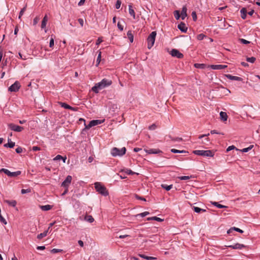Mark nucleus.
<instances>
[{"mask_svg": "<svg viewBox=\"0 0 260 260\" xmlns=\"http://www.w3.org/2000/svg\"><path fill=\"white\" fill-rule=\"evenodd\" d=\"M94 187L96 191L104 196H107L109 192L106 187L101 182L94 183Z\"/></svg>", "mask_w": 260, "mask_h": 260, "instance_id": "nucleus-2", "label": "nucleus"}, {"mask_svg": "<svg viewBox=\"0 0 260 260\" xmlns=\"http://www.w3.org/2000/svg\"><path fill=\"white\" fill-rule=\"evenodd\" d=\"M194 211L196 213H201V212H206V209H202V208H200L199 207H194L193 206L192 207Z\"/></svg>", "mask_w": 260, "mask_h": 260, "instance_id": "nucleus-24", "label": "nucleus"}, {"mask_svg": "<svg viewBox=\"0 0 260 260\" xmlns=\"http://www.w3.org/2000/svg\"><path fill=\"white\" fill-rule=\"evenodd\" d=\"M191 16L192 17V19L193 20V21H196L197 19V15H196V13L195 11H193L191 13Z\"/></svg>", "mask_w": 260, "mask_h": 260, "instance_id": "nucleus-53", "label": "nucleus"}, {"mask_svg": "<svg viewBox=\"0 0 260 260\" xmlns=\"http://www.w3.org/2000/svg\"><path fill=\"white\" fill-rule=\"evenodd\" d=\"M78 22H79L80 24L81 25V26L82 27L83 26V24H84V20L82 18H79L78 19Z\"/></svg>", "mask_w": 260, "mask_h": 260, "instance_id": "nucleus-59", "label": "nucleus"}, {"mask_svg": "<svg viewBox=\"0 0 260 260\" xmlns=\"http://www.w3.org/2000/svg\"><path fill=\"white\" fill-rule=\"evenodd\" d=\"M213 70H221L227 68V66L223 64H212L208 66Z\"/></svg>", "mask_w": 260, "mask_h": 260, "instance_id": "nucleus-9", "label": "nucleus"}, {"mask_svg": "<svg viewBox=\"0 0 260 260\" xmlns=\"http://www.w3.org/2000/svg\"><path fill=\"white\" fill-rule=\"evenodd\" d=\"M253 147V145H250L247 148H243L241 151L243 152H247Z\"/></svg>", "mask_w": 260, "mask_h": 260, "instance_id": "nucleus-42", "label": "nucleus"}, {"mask_svg": "<svg viewBox=\"0 0 260 260\" xmlns=\"http://www.w3.org/2000/svg\"><path fill=\"white\" fill-rule=\"evenodd\" d=\"M147 220H156V221H159V222H161V221H162L164 220V219H161L160 218L157 217L156 216L148 217V218H147Z\"/></svg>", "mask_w": 260, "mask_h": 260, "instance_id": "nucleus-32", "label": "nucleus"}, {"mask_svg": "<svg viewBox=\"0 0 260 260\" xmlns=\"http://www.w3.org/2000/svg\"><path fill=\"white\" fill-rule=\"evenodd\" d=\"M47 21H48V17H47V15H46L44 16V17L43 18V19L42 21V23H41V28H44L46 27Z\"/></svg>", "mask_w": 260, "mask_h": 260, "instance_id": "nucleus-23", "label": "nucleus"}, {"mask_svg": "<svg viewBox=\"0 0 260 260\" xmlns=\"http://www.w3.org/2000/svg\"><path fill=\"white\" fill-rule=\"evenodd\" d=\"M128 12L131 16H132L134 19H136L135 12L131 4L128 5Z\"/></svg>", "mask_w": 260, "mask_h": 260, "instance_id": "nucleus-17", "label": "nucleus"}, {"mask_svg": "<svg viewBox=\"0 0 260 260\" xmlns=\"http://www.w3.org/2000/svg\"><path fill=\"white\" fill-rule=\"evenodd\" d=\"M61 251H62V249H56V248H53L51 250V252L52 253H56L60 252Z\"/></svg>", "mask_w": 260, "mask_h": 260, "instance_id": "nucleus-46", "label": "nucleus"}, {"mask_svg": "<svg viewBox=\"0 0 260 260\" xmlns=\"http://www.w3.org/2000/svg\"><path fill=\"white\" fill-rule=\"evenodd\" d=\"M220 119L223 121H225L227 120L228 119V115L226 112H220Z\"/></svg>", "mask_w": 260, "mask_h": 260, "instance_id": "nucleus-18", "label": "nucleus"}, {"mask_svg": "<svg viewBox=\"0 0 260 260\" xmlns=\"http://www.w3.org/2000/svg\"><path fill=\"white\" fill-rule=\"evenodd\" d=\"M139 256L143 258H144L145 259H147V260H153V259H156V257H153V256H146L144 254H139Z\"/></svg>", "mask_w": 260, "mask_h": 260, "instance_id": "nucleus-22", "label": "nucleus"}, {"mask_svg": "<svg viewBox=\"0 0 260 260\" xmlns=\"http://www.w3.org/2000/svg\"><path fill=\"white\" fill-rule=\"evenodd\" d=\"M8 126L12 131L17 132H20L24 129L23 127L15 125L13 123H10Z\"/></svg>", "mask_w": 260, "mask_h": 260, "instance_id": "nucleus-7", "label": "nucleus"}, {"mask_svg": "<svg viewBox=\"0 0 260 260\" xmlns=\"http://www.w3.org/2000/svg\"><path fill=\"white\" fill-rule=\"evenodd\" d=\"M125 152L126 149L125 147H123L121 149H118L116 147H114L112 149L111 153V155L114 157L117 156H121L125 153Z\"/></svg>", "mask_w": 260, "mask_h": 260, "instance_id": "nucleus-3", "label": "nucleus"}, {"mask_svg": "<svg viewBox=\"0 0 260 260\" xmlns=\"http://www.w3.org/2000/svg\"><path fill=\"white\" fill-rule=\"evenodd\" d=\"M121 4V1L120 0H117L115 4L116 9H118L120 7Z\"/></svg>", "mask_w": 260, "mask_h": 260, "instance_id": "nucleus-50", "label": "nucleus"}, {"mask_svg": "<svg viewBox=\"0 0 260 260\" xmlns=\"http://www.w3.org/2000/svg\"><path fill=\"white\" fill-rule=\"evenodd\" d=\"M48 230L44 231L43 233H41L40 234H39L38 236H37V238L39 240L42 239L43 238L46 237L47 235V234H48Z\"/></svg>", "mask_w": 260, "mask_h": 260, "instance_id": "nucleus-26", "label": "nucleus"}, {"mask_svg": "<svg viewBox=\"0 0 260 260\" xmlns=\"http://www.w3.org/2000/svg\"><path fill=\"white\" fill-rule=\"evenodd\" d=\"M54 38L51 37V38L50 40V42H49V47L52 48L54 46Z\"/></svg>", "mask_w": 260, "mask_h": 260, "instance_id": "nucleus-49", "label": "nucleus"}, {"mask_svg": "<svg viewBox=\"0 0 260 260\" xmlns=\"http://www.w3.org/2000/svg\"><path fill=\"white\" fill-rule=\"evenodd\" d=\"M85 2V0H80V1L78 3V6H81L83 5Z\"/></svg>", "mask_w": 260, "mask_h": 260, "instance_id": "nucleus-63", "label": "nucleus"}, {"mask_svg": "<svg viewBox=\"0 0 260 260\" xmlns=\"http://www.w3.org/2000/svg\"><path fill=\"white\" fill-rule=\"evenodd\" d=\"M156 127V126L155 124H152V125H150V126H149V128H149V129H150V130H154V129H155Z\"/></svg>", "mask_w": 260, "mask_h": 260, "instance_id": "nucleus-57", "label": "nucleus"}, {"mask_svg": "<svg viewBox=\"0 0 260 260\" xmlns=\"http://www.w3.org/2000/svg\"><path fill=\"white\" fill-rule=\"evenodd\" d=\"M240 13H241V17L243 19H245L246 18L247 15V10L245 8H243L240 10Z\"/></svg>", "mask_w": 260, "mask_h": 260, "instance_id": "nucleus-19", "label": "nucleus"}, {"mask_svg": "<svg viewBox=\"0 0 260 260\" xmlns=\"http://www.w3.org/2000/svg\"><path fill=\"white\" fill-rule=\"evenodd\" d=\"M84 219L86 221L90 223H92L94 221V218L91 215H86L84 217Z\"/></svg>", "mask_w": 260, "mask_h": 260, "instance_id": "nucleus-30", "label": "nucleus"}, {"mask_svg": "<svg viewBox=\"0 0 260 260\" xmlns=\"http://www.w3.org/2000/svg\"><path fill=\"white\" fill-rule=\"evenodd\" d=\"M235 148V147L233 145L232 146H230L229 147H228V148L226 149V151L227 152H229L233 149H234Z\"/></svg>", "mask_w": 260, "mask_h": 260, "instance_id": "nucleus-58", "label": "nucleus"}, {"mask_svg": "<svg viewBox=\"0 0 260 260\" xmlns=\"http://www.w3.org/2000/svg\"><path fill=\"white\" fill-rule=\"evenodd\" d=\"M127 38L129 40L130 42L131 43L133 42L134 36H133V35L131 30L128 31V32H127Z\"/></svg>", "mask_w": 260, "mask_h": 260, "instance_id": "nucleus-28", "label": "nucleus"}, {"mask_svg": "<svg viewBox=\"0 0 260 260\" xmlns=\"http://www.w3.org/2000/svg\"><path fill=\"white\" fill-rule=\"evenodd\" d=\"M211 203L213 205H214V206H216V207H217L218 208H227V206L222 205L219 204L218 202H211Z\"/></svg>", "mask_w": 260, "mask_h": 260, "instance_id": "nucleus-25", "label": "nucleus"}, {"mask_svg": "<svg viewBox=\"0 0 260 260\" xmlns=\"http://www.w3.org/2000/svg\"><path fill=\"white\" fill-rule=\"evenodd\" d=\"M144 151L148 154H158L162 151L158 149H145Z\"/></svg>", "mask_w": 260, "mask_h": 260, "instance_id": "nucleus-13", "label": "nucleus"}, {"mask_svg": "<svg viewBox=\"0 0 260 260\" xmlns=\"http://www.w3.org/2000/svg\"><path fill=\"white\" fill-rule=\"evenodd\" d=\"M233 231H235L239 232L240 233H243V231H242V230H241L238 228H236V227L231 228L230 229H229L227 233L228 234H230V233H232Z\"/></svg>", "mask_w": 260, "mask_h": 260, "instance_id": "nucleus-21", "label": "nucleus"}, {"mask_svg": "<svg viewBox=\"0 0 260 260\" xmlns=\"http://www.w3.org/2000/svg\"><path fill=\"white\" fill-rule=\"evenodd\" d=\"M191 176H182L178 177V178L181 180H186L189 179Z\"/></svg>", "mask_w": 260, "mask_h": 260, "instance_id": "nucleus-41", "label": "nucleus"}, {"mask_svg": "<svg viewBox=\"0 0 260 260\" xmlns=\"http://www.w3.org/2000/svg\"><path fill=\"white\" fill-rule=\"evenodd\" d=\"M20 87V84L18 81H16L14 84L11 85L9 88V91L11 92H16L18 91Z\"/></svg>", "mask_w": 260, "mask_h": 260, "instance_id": "nucleus-6", "label": "nucleus"}, {"mask_svg": "<svg viewBox=\"0 0 260 260\" xmlns=\"http://www.w3.org/2000/svg\"><path fill=\"white\" fill-rule=\"evenodd\" d=\"M193 153L196 155L207 157H212L214 155V153L211 150H194Z\"/></svg>", "mask_w": 260, "mask_h": 260, "instance_id": "nucleus-4", "label": "nucleus"}, {"mask_svg": "<svg viewBox=\"0 0 260 260\" xmlns=\"http://www.w3.org/2000/svg\"><path fill=\"white\" fill-rule=\"evenodd\" d=\"M156 36V31H152L148 36L147 38V42H148V48L149 49H151L152 47L153 46L155 37Z\"/></svg>", "mask_w": 260, "mask_h": 260, "instance_id": "nucleus-5", "label": "nucleus"}, {"mask_svg": "<svg viewBox=\"0 0 260 260\" xmlns=\"http://www.w3.org/2000/svg\"><path fill=\"white\" fill-rule=\"evenodd\" d=\"M101 54H102V52L101 51H99V54H98V58H97V59H96V66L99 65V64L100 63V62L101 61Z\"/></svg>", "mask_w": 260, "mask_h": 260, "instance_id": "nucleus-40", "label": "nucleus"}, {"mask_svg": "<svg viewBox=\"0 0 260 260\" xmlns=\"http://www.w3.org/2000/svg\"><path fill=\"white\" fill-rule=\"evenodd\" d=\"M194 67L198 69H204L206 67V65L204 63H195Z\"/></svg>", "mask_w": 260, "mask_h": 260, "instance_id": "nucleus-33", "label": "nucleus"}, {"mask_svg": "<svg viewBox=\"0 0 260 260\" xmlns=\"http://www.w3.org/2000/svg\"><path fill=\"white\" fill-rule=\"evenodd\" d=\"M38 250H44L45 249V247L44 246H39L37 247Z\"/></svg>", "mask_w": 260, "mask_h": 260, "instance_id": "nucleus-64", "label": "nucleus"}, {"mask_svg": "<svg viewBox=\"0 0 260 260\" xmlns=\"http://www.w3.org/2000/svg\"><path fill=\"white\" fill-rule=\"evenodd\" d=\"M16 152L17 153H20L22 152V148L20 147H18L16 149Z\"/></svg>", "mask_w": 260, "mask_h": 260, "instance_id": "nucleus-56", "label": "nucleus"}, {"mask_svg": "<svg viewBox=\"0 0 260 260\" xmlns=\"http://www.w3.org/2000/svg\"><path fill=\"white\" fill-rule=\"evenodd\" d=\"M102 122L103 121L101 120H93L90 121L89 124L87 125H86L85 127L87 129H89L93 126L101 124Z\"/></svg>", "mask_w": 260, "mask_h": 260, "instance_id": "nucleus-8", "label": "nucleus"}, {"mask_svg": "<svg viewBox=\"0 0 260 260\" xmlns=\"http://www.w3.org/2000/svg\"><path fill=\"white\" fill-rule=\"evenodd\" d=\"M8 143L7 144H5L4 145V147H9V148H13L15 146V143L11 141L9 139Z\"/></svg>", "mask_w": 260, "mask_h": 260, "instance_id": "nucleus-29", "label": "nucleus"}, {"mask_svg": "<svg viewBox=\"0 0 260 260\" xmlns=\"http://www.w3.org/2000/svg\"><path fill=\"white\" fill-rule=\"evenodd\" d=\"M59 105L61 106V107L64 108L65 109H69V108H70V106L65 103L60 102Z\"/></svg>", "mask_w": 260, "mask_h": 260, "instance_id": "nucleus-38", "label": "nucleus"}, {"mask_svg": "<svg viewBox=\"0 0 260 260\" xmlns=\"http://www.w3.org/2000/svg\"><path fill=\"white\" fill-rule=\"evenodd\" d=\"M174 16L177 20H178L181 17V15L180 14L179 11L178 10H176L174 12Z\"/></svg>", "mask_w": 260, "mask_h": 260, "instance_id": "nucleus-37", "label": "nucleus"}, {"mask_svg": "<svg viewBox=\"0 0 260 260\" xmlns=\"http://www.w3.org/2000/svg\"><path fill=\"white\" fill-rule=\"evenodd\" d=\"M30 191H31V189L30 188H28L26 189H22L21 190V192L22 194H25L26 193H28V192H30Z\"/></svg>", "mask_w": 260, "mask_h": 260, "instance_id": "nucleus-47", "label": "nucleus"}, {"mask_svg": "<svg viewBox=\"0 0 260 260\" xmlns=\"http://www.w3.org/2000/svg\"><path fill=\"white\" fill-rule=\"evenodd\" d=\"M170 54L173 57H176L178 58H181L183 57V55L179 52V51L175 49H173L171 50Z\"/></svg>", "mask_w": 260, "mask_h": 260, "instance_id": "nucleus-10", "label": "nucleus"}, {"mask_svg": "<svg viewBox=\"0 0 260 260\" xmlns=\"http://www.w3.org/2000/svg\"><path fill=\"white\" fill-rule=\"evenodd\" d=\"M52 206L49 205L40 206V208L43 211H48L51 209Z\"/></svg>", "mask_w": 260, "mask_h": 260, "instance_id": "nucleus-31", "label": "nucleus"}, {"mask_svg": "<svg viewBox=\"0 0 260 260\" xmlns=\"http://www.w3.org/2000/svg\"><path fill=\"white\" fill-rule=\"evenodd\" d=\"M63 158V157L60 155H56L54 158H53V160H60L61 159Z\"/></svg>", "mask_w": 260, "mask_h": 260, "instance_id": "nucleus-55", "label": "nucleus"}, {"mask_svg": "<svg viewBox=\"0 0 260 260\" xmlns=\"http://www.w3.org/2000/svg\"><path fill=\"white\" fill-rule=\"evenodd\" d=\"M72 179V178L71 176H68L66 179L62 182L61 186L66 188H68L71 182Z\"/></svg>", "mask_w": 260, "mask_h": 260, "instance_id": "nucleus-11", "label": "nucleus"}, {"mask_svg": "<svg viewBox=\"0 0 260 260\" xmlns=\"http://www.w3.org/2000/svg\"><path fill=\"white\" fill-rule=\"evenodd\" d=\"M20 174H21V171H20L11 172L10 177H16V176L19 175Z\"/></svg>", "mask_w": 260, "mask_h": 260, "instance_id": "nucleus-39", "label": "nucleus"}, {"mask_svg": "<svg viewBox=\"0 0 260 260\" xmlns=\"http://www.w3.org/2000/svg\"><path fill=\"white\" fill-rule=\"evenodd\" d=\"M205 36L203 34H199L197 36V39L198 40H202L205 38Z\"/></svg>", "mask_w": 260, "mask_h": 260, "instance_id": "nucleus-48", "label": "nucleus"}, {"mask_svg": "<svg viewBox=\"0 0 260 260\" xmlns=\"http://www.w3.org/2000/svg\"><path fill=\"white\" fill-rule=\"evenodd\" d=\"M112 83L110 80L103 79L101 82L95 84L92 88V90L95 93H98L100 90L111 85Z\"/></svg>", "mask_w": 260, "mask_h": 260, "instance_id": "nucleus-1", "label": "nucleus"}, {"mask_svg": "<svg viewBox=\"0 0 260 260\" xmlns=\"http://www.w3.org/2000/svg\"><path fill=\"white\" fill-rule=\"evenodd\" d=\"M19 56L21 59L25 60L26 59V57L25 56H23L20 52L19 53Z\"/></svg>", "mask_w": 260, "mask_h": 260, "instance_id": "nucleus-62", "label": "nucleus"}, {"mask_svg": "<svg viewBox=\"0 0 260 260\" xmlns=\"http://www.w3.org/2000/svg\"><path fill=\"white\" fill-rule=\"evenodd\" d=\"M178 28L179 30H180L183 32H186L187 30V28L185 24L183 22H181V23L178 24Z\"/></svg>", "mask_w": 260, "mask_h": 260, "instance_id": "nucleus-14", "label": "nucleus"}, {"mask_svg": "<svg viewBox=\"0 0 260 260\" xmlns=\"http://www.w3.org/2000/svg\"><path fill=\"white\" fill-rule=\"evenodd\" d=\"M39 20H40V18L39 17H35L34 19V20H33V24H34V25H36L38 23Z\"/></svg>", "mask_w": 260, "mask_h": 260, "instance_id": "nucleus-51", "label": "nucleus"}, {"mask_svg": "<svg viewBox=\"0 0 260 260\" xmlns=\"http://www.w3.org/2000/svg\"><path fill=\"white\" fill-rule=\"evenodd\" d=\"M32 150L34 151H39L40 150V148L38 146H34L32 148Z\"/></svg>", "mask_w": 260, "mask_h": 260, "instance_id": "nucleus-61", "label": "nucleus"}, {"mask_svg": "<svg viewBox=\"0 0 260 260\" xmlns=\"http://www.w3.org/2000/svg\"><path fill=\"white\" fill-rule=\"evenodd\" d=\"M226 77L228 79L231 80H236V81H242V78L238 76H233L230 74L226 75Z\"/></svg>", "mask_w": 260, "mask_h": 260, "instance_id": "nucleus-15", "label": "nucleus"}, {"mask_svg": "<svg viewBox=\"0 0 260 260\" xmlns=\"http://www.w3.org/2000/svg\"><path fill=\"white\" fill-rule=\"evenodd\" d=\"M0 221L4 224H6L7 223L6 219L2 216V215L0 216Z\"/></svg>", "mask_w": 260, "mask_h": 260, "instance_id": "nucleus-54", "label": "nucleus"}, {"mask_svg": "<svg viewBox=\"0 0 260 260\" xmlns=\"http://www.w3.org/2000/svg\"><path fill=\"white\" fill-rule=\"evenodd\" d=\"M26 6H25L23 9H21V10L20 11V13H19V17H18V18L19 19H21V16L23 15L25 10H26Z\"/></svg>", "mask_w": 260, "mask_h": 260, "instance_id": "nucleus-43", "label": "nucleus"}, {"mask_svg": "<svg viewBox=\"0 0 260 260\" xmlns=\"http://www.w3.org/2000/svg\"><path fill=\"white\" fill-rule=\"evenodd\" d=\"M149 214V212L145 211V212H144L143 213H140V214H138L137 216L143 217H145V216H147V215H148Z\"/></svg>", "mask_w": 260, "mask_h": 260, "instance_id": "nucleus-44", "label": "nucleus"}, {"mask_svg": "<svg viewBox=\"0 0 260 260\" xmlns=\"http://www.w3.org/2000/svg\"><path fill=\"white\" fill-rule=\"evenodd\" d=\"M239 41L241 43L244 44H248L250 43V42L248 41H247L244 39H240Z\"/></svg>", "mask_w": 260, "mask_h": 260, "instance_id": "nucleus-52", "label": "nucleus"}, {"mask_svg": "<svg viewBox=\"0 0 260 260\" xmlns=\"http://www.w3.org/2000/svg\"><path fill=\"white\" fill-rule=\"evenodd\" d=\"M255 59H256L254 57H247L246 58V60L248 62H251V63H253L255 61Z\"/></svg>", "mask_w": 260, "mask_h": 260, "instance_id": "nucleus-45", "label": "nucleus"}, {"mask_svg": "<svg viewBox=\"0 0 260 260\" xmlns=\"http://www.w3.org/2000/svg\"><path fill=\"white\" fill-rule=\"evenodd\" d=\"M228 247L234 249H241L246 247L245 245L242 244L236 243L234 245L226 246Z\"/></svg>", "mask_w": 260, "mask_h": 260, "instance_id": "nucleus-12", "label": "nucleus"}, {"mask_svg": "<svg viewBox=\"0 0 260 260\" xmlns=\"http://www.w3.org/2000/svg\"><path fill=\"white\" fill-rule=\"evenodd\" d=\"M0 172H4L5 174L7 175L8 176H11V172L6 169H2L0 170Z\"/></svg>", "mask_w": 260, "mask_h": 260, "instance_id": "nucleus-34", "label": "nucleus"}, {"mask_svg": "<svg viewBox=\"0 0 260 260\" xmlns=\"http://www.w3.org/2000/svg\"><path fill=\"white\" fill-rule=\"evenodd\" d=\"M171 152L174 153H186V151L185 150H179L176 149H172L171 150Z\"/></svg>", "mask_w": 260, "mask_h": 260, "instance_id": "nucleus-35", "label": "nucleus"}, {"mask_svg": "<svg viewBox=\"0 0 260 260\" xmlns=\"http://www.w3.org/2000/svg\"><path fill=\"white\" fill-rule=\"evenodd\" d=\"M117 26L118 27V28L121 30H123V26L120 23V22H119L117 24Z\"/></svg>", "mask_w": 260, "mask_h": 260, "instance_id": "nucleus-60", "label": "nucleus"}, {"mask_svg": "<svg viewBox=\"0 0 260 260\" xmlns=\"http://www.w3.org/2000/svg\"><path fill=\"white\" fill-rule=\"evenodd\" d=\"M181 17L182 20H184L187 16V8L186 6H183L182 9L181 13Z\"/></svg>", "mask_w": 260, "mask_h": 260, "instance_id": "nucleus-16", "label": "nucleus"}, {"mask_svg": "<svg viewBox=\"0 0 260 260\" xmlns=\"http://www.w3.org/2000/svg\"><path fill=\"white\" fill-rule=\"evenodd\" d=\"M121 172H124L128 175H134L136 174L135 172H133L131 170L128 169H124L121 170Z\"/></svg>", "mask_w": 260, "mask_h": 260, "instance_id": "nucleus-27", "label": "nucleus"}, {"mask_svg": "<svg viewBox=\"0 0 260 260\" xmlns=\"http://www.w3.org/2000/svg\"><path fill=\"white\" fill-rule=\"evenodd\" d=\"M4 202L8 204L9 205L11 206L12 207H15L17 204V202L15 200H4Z\"/></svg>", "mask_w": 260, "mask_h": 260, "instance_id": "nucleus-20", "label": "nucleus"}, {"mask_svg": "<svg viewBox=\"0 0 260 260\" xmlns=\"http://www.w3.org/2000/svg\"><path fill=\"white\" fill-rule=\"evenodd\" d=\"M161 187L165 189L166 190H170L173 187L172 185H168L167 184H161Z\"/></svg>", "mask_w": 260, "mask_h": 260, "instance_id": "nucleus-36", "label": "nucleus"}]
</instances>
